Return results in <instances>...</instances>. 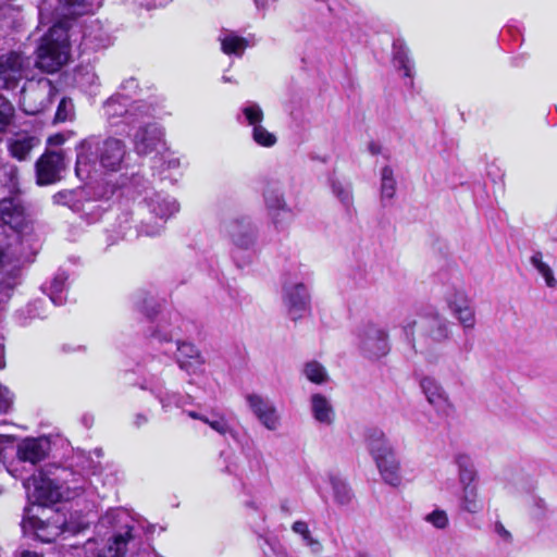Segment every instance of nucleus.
<instances>
[{"label":"nucleus","mask_w":557,"mask_h":557,"mask_svg":"<svg viewBox=\"0 0 557 557\" xmlns=\"http://www.w3.org/2000/svg\"><path fill=\"white\" fill-rule=\"evenodd\" d=\"M401 334L414 352L431 344L443 343L449 337V322L438 313L406 315L399 323Z\"/></svg>","instance_id":"f257e3e1"},{"label":"nucleus","mask_w":557,"mask_h":557,"mask_svg":"<svg viewBox=\"0 0 557 557\" xmlns=\"http://www.w3.org/2000/svg\"><path fill=\"white\" fill-rule=\"evenodd\" d=\"M460 493L458 508L470 515H478L484 509V500L479 490V474L471 458L465 454L455 457Z\"/></svg>","instance_id":"f03ea898"},{"label":"nucleus","mask_w":557,"mask_h":557,"mask_svg":"<svg viewBox=\"0 0 557 557\" xmlns=\"http://www.w3.org/2000/svg\"><path fill=\"white\" fill-rule=\"evenodd\" d=\"M69 48L66 29L53 25L36 49V66L47 73L58 72L67 61Z\"/></svg>","instance_id":"7ed1b4c3"},{"label":"nucleus","mask_w":557,"mask_h":557,"mask_svg":"<svg viewBox=\"0 0 557 557\" xmlns=\"http://www.w3.org/2000/svg\"><path fill=\"white\" fill-rule=\"evenodd\" d=\"M302 265L296 264L283 274L282 301L292 320L302 318L310 309V294L305 284Z\"/></svg>","instance_id":"20e7f679"},{"label":"nucleus","mask_w":557,"mask_h":557,"mask_svg":"<svg viewBox=\"0 0 557 557\" xmlns=\"http://www.w3.org/2000/svg\"><path fill=\"white\" fill-rule=\"evenodd\" d=\"M54 92L55 88L48 78L29 81L21 88V108L28 115L39 114L50 107Z\"/></svg>","instance_id":"39448f33"},{"label":"nucleus","mask_w":557,"mask_h":557,"mask_svg":"<svg viewBox=\"0 0 557 557\" xmlns=\"http://www.w3.org/2000/svg\"><path fill=\"white\" fill-rule=\"evenodd\" d=\"M223 231L230 236L236 250L249 252V260L255 252L258 239V227L251 216L240 215L222 225Z\"/></svg>","instance_id":"423d86ee"},{"label":"nucleus","mask_w":557,"mask_h":557,"mask_svg":"<svg viewBox=\"0 0 557 557\" xmlns=\"http://www.w3.org/2000/svg\"><path fill=\"white\" fill-rule=\"evenodd\" d=\"M29 214L21 195H10L0 199V227H9L14 233H23L29 225Z\"/></svg>","instance_id":"0eeeda50"},{"label":"nucleus","mask_w":557,"mask_h":557,"mask_svg":"<svg viewBox=\"0 0 557 557\" xmlns=\"http://www.w3.org/2000/svg\"><path fill=\"white\" fill-rule=\"evenodd\" d=\"M27 63L22 53L9 51L0 55V90H15L25 78Z\"/></svg>","instance_id":"6e6552de"},{"label":"nucleus","mask_w":557,"mask_h":557,"mask_svg":"<svg viewBox=\"0 0 557 557\" xmlns=\"http://www.w3.org/2000/svg\"><path fill=\"white\" fill-rule=\"evenodd\" d=\"M359 348L361 354L371 360L387 355L389 343L386 330L373 323L364 325L359 334Z\"/></svg>","instance_id":"1a4fd4ad"},{"label":"nucleus","mask_w":557,"mask_h":557,"mask_svg":"<svg viewBox=\"0 0 557 557\" xmlns=\"http://www.w3.org/2000/svg\"><path fill=\"white\" fill-rule=\"evenodd\" d=\"M65 170V157L63 151L47 149L36 161V184L48 186L61 180V173Z\"/></svg>","instance_id":"9d476101"},{"label":"nucleus","mask_w":557,"mask_h":557,"mask_svg":"<svg viewBox=\"0 0 557 557\" xmlns=\"http://www.w3.org/2000/svg\"><path fill=\"white\" fill-rule=\"evenodd\" d=\"M445 301L451 314L459 321L465 330H472L475 325V313L467 293L460 288H450L445 294Z\"/></svg>","instance_id":"9b49d317"},{"label":"nucleus","mask_w":557,"mask_h":557,"mask_svg":"<svg viewBox=\"0 0 557 557\" xmlns=\"http://www.w3.org/2000/svg\"><path fill=\"white\" fill-rule=\"evenodd\" d=\"M264 206L276 230L285 228L293 220V210L278 189L267 188L263 191Z\"/></svg>","instance_id":"f8f14e48"},{"label":"nucleus","mask_w":557,"mask_h":557,"mask_svg":"<svg viewBox=\"0 0 557 557\" xmlns=\"http://www.w3.org/2000/svg\"><path fill=\"white\" fill-rule=\"evenodd\" d=\"M97 154L102 168L110 172H117L126 154L125 143L115 137H108L98 144Z\"/></svg>","instance_id":"ddd939ff"},{"label":"nucleus","mask_w":557,"mask_h":557,"mask_svg":"<svg viewBox=\"0 0 557 557\" xmlns=\"http://www.w3.org/2000/svg\"><path fill=\"white\" fill-rule=\"evenodd\" d=\"M164 145V133L156 123L140 126L134 136V149L139 156H148Z\"/></svg>","instance_id":"4468645a"},{"label":"nucleus","mask_w":557,"mask_h":557,"mask_svg":"<svg viewBox=\"0 0 557 557\" xmlns=\"http://www.w3.org/2000/svg\"><path fill=\"white\" fill-rule=\"evenodd\" d=\"M246 401L249 409L264 428L270 431H274L278 428L280 417L269 398L258 394H248Z\"/></svg>","instance_id":"2eb2a0df"},{"label":"nucleus","mask_w":557,"mask_h":557,"mask_svg":"<svg viewBox=\"0 0 557 557\" xmlns=\"http://www.w3.org/2000/svg\"><path fill=\"white\" fill-rule=\"evenodd\" d=\"M420 388L428 403L437 411L448 413L453 409L447 392L433 376L423 375L420 379Z\"/></svg>","instance_id":"dca6fc26"},{"label":"nucleus","mask_w":557,"mask_h":557,"mask_svg":"<svg viewBox=\"0 0 557 557\" xmlns=\"http://www.w3.org/2000/svg\"><path fill=\"white\" fill-rule=\"evenodd\" d=\"M32 480L34 485L33 495L39 505L49 506L57 504L61 499L59 485L44 471L34 474Z\"/></svg>","instance_id":"f3484780"},{"label":"nucleus","mask_w":557,"mask_h":557,"mask_svg":"<svg viewBox=\"0 0 557 557\" xmlns=\"http://www.w3.org/2000/svg\"><path fill=\"white\" fill-rule=\"evenodd\" d=\"M211 430L228 446L238 442V424L232 413L211 412Z\"/></svg>","instance_id":"a211bd4d"},{"label":"nucleus","mask_w":557,"mask_h":557,"mask_svg":"<svg viewBox=\"0 0 557 557\" xmlns=\"http://www.w3.org/2000/svg\"><path fill=\"white\" fill-rule=\"evenodd\" d=\"M40 139L28 133H18L7 144L9 154L17 161H26L34 148L39 146Z\"/></svg>","instance_id":"6ab92c4d"},{"label":"nucleus","mask_w":557,"mask_h":557,"mask_svg":"<svg viewBox=\"0 0 557 557\" xmlns=\"http://www.w3.org/2000/svg\"><path fill=\"white\" fill-rule=\"evenodd\" d=\"M366 445L374 462L395 453V449L389 443L385 433L377 428H371L367 430Z\"/></svg>","instance_id":"aec40b11"},{"label":"nucleus","mask_w":557,"mask_h":557,"mask_svg":"<svg viewBox=\"0 0 557 557\" xmlns=\"http://www.w3.org/2000/svg\"><path fill=\"white\" fill-rule=\"evenodd\" d=\"M310 410L313 419L323 425H331L335 420V410L331 399L321 394L314 393L310 396Z\"/></svg>","instance_id":"412c9836"},{"label":"nucleus","mask_w":557,"mask_h":557,"mask_svg":"<svg viewBox=\"0 0 557 557\" xmlns=\"http://www.w3.org/2000/svg\"><path fill=\"white\" fill-rule=\"evenodd\" d=\"M218 40L221 50L228 57L240 58L245 50L251 45L248 38L238 35L236 32L222 29Z\"/></svg>","instance_id":"4be33fe9"},{"label":"nucleus","mask_w":557,"mask_h":557,"mask_svg":"<svg viewBox=\"0 0 557 557\" xmlns=\"http://www.w3.org/2000/svg\"><path fill=\"white\" fill-rule=\"evenodd\" d=\"M375 465L383 481L386 484L393 487H398L401 485L403 476L400 472V462L396 456V453L381 458L380 460L375 461Z\"/></svg>","instance_id":"5701e85b"},{"label":"nucleus","mask_w":557,"mask_h":557,"mask_svg":"<svg viewBox=\"0 0 557 557\" xmlns=\"http://www.w3.org/2000/svg\"><path fill=\"white\" fill-rule=\"evenodd\" d=\"M17 458L24 462L36 465L47 456L40 438L27 437L17 445Z\"/></svg>","instance_id":"b1692460"},{"label":"nucleus","mask_w":557,"mask_h":557,"mask_svg":"<svg viewBox=\"0 0 557 557\" xmlns=\"http://www.w3.org/2000/svg\"><path fill=\"white\" fill-rule=\"evenodd\" d=\"M290 530L300 537L302 546H305L311 555L320 556L323 553L324 546L322 542L310 530L307 521L296 520L292 524Z\"/></svg>","instance_id":"393cba45"},{"label":"nucleus","mask_w":557,"mask_h":557,"mask_svg":"<svg viewBox=\"0 0 557 557\" xmlns=\"http://www.w3.org/2000/svg\"><path fill=\"white\" fill-rule=\"evenodd\" d=\"M332 194L337 198L347 212L352 210L354 196L351 184L336 176L334 173L327 178Z\"/></svg>","instance_id":"a878e982"},{"label":"nucleus","mask_w":557,"mask_h":557,"mask_svg":"<svg viewBox=\"0 0 557 557\" xmlns=\"http://www.w3.org/2000/svg\"><path fill=\"white\" fill-rule=\"evenodd\" d=\"M326 482L333 491L334 502L337 505L346 506L352 500L354 494L347 482L337 473L330 472Z\"/></svg>","instance_id":"bb28decb"},{"label":"nucleus","mask_w":557,"mask_h":557,"mask_svg":"<svg viewBox=\"0 0 557 557\" xmlns=\"http://www.w3.org/2000/svg\"><path fill=\"white\" fill-rule=\"evenodd\" d=\"M263 120L264 112L258 102L248 100L239 108V113L237 115V122L239 124L250 126L252 128L262 124Z\"/></svg>","instance_id":"cd10ccee"},{"label":"nucleus","mask_w":557,"mask_h":557,"mask_svg":"<svg viewBox=\"0 0 557 557\" xmlns=\"http://www.w3.org/2000/svg\"><path fill=\"white\" fill-rule=\"evenodd\" d=\"M176 361L181 369L189 371L200 363V352L197 347L188 342H178Z\"/></svg>","instance_id":"c85d7f7f"},{"label":"nucleus","mask_w":557,"mask_h":557,"mask_svg":"<svg viewBox=\"0 0 557 557\" xmlns=\"http://www.w3.org/2000/svg\"><path fill=\"white\" fill-rule=\"evenodd\" d=\"M393 62L395 67L404 72V76L412 78L413 63L408 55L407 47L400 39L393 42Z\"/></svg>","instance_id":"c756f323"},{"label":"nucleus","mask_w":557,"mask_h":557,"mask_svg":"<svg viewBox=\"0 0 557 557\" xmlns=\"http://www.w3.org/2000/svg\"><path fill=\"white\" fill-rule=\"evenodd\" d=\"M136 308L147 319L154 320L161 311L162 304L158 301L149 292L141 290L137 295Z\"/></svg>","instance_id":"7c9ffc66"},{"label":"nucleus","mask_w":557,"mask_h":557,"mask_svg":"<svg viewBox=\"0 0 557 557\" xmlns=\"http://www.w3.org/2000/svg\"><path fill=\"white\" fill-rule=\"evenodd\" d=\"M131 539L129 531L114 534L108 546L99 554V557H125L126 546Z\"/></svg>","instance_id":"2f4dec72"},{"label":"nucleus","mask_w":557,"mask_h":557,"mask_svg":"<svg viewBox=\"0 0 557 557\" xmlns=\"http://www.w3.org/2000/svg\"><path fill=\"white\" fill-rule=\"evenodd\" d=\"M530 263L539 272V274H541L543 276V278L548 287H550V288L556 287L557 281L554 276L553 270L549 267V264L544 262L543 255L541 251H535L531 256Z\"/></svg>","instance_id":"473e14b6"},{"label":"nucleus","mask_w":557,"mask_h":557,"mask_svg":"<svg viewBox=\"0 0 557 557\" xmlns=\"http://www.w3.org/2000/svg\"><path fill=\"white\" fill-rule=\"evenodd\" d=\"M302 373L306 379L314 384H324L329 381L326 369L318 361L312 360L305 363Z\"/></svg>","instance_id":"72a5a7b5"},{"label":"nucleus","mask_w":557,"mask_h":557,"mask_svg":"<svg viewBox=\"0 0 557 557\" xmlns=\"http://www.w3.org/2000/svg\"><path fill=\"white\" fill-rule=\"evenodd\" d=\"M127 98L123 96L111 97L104 103V111L109 119L124 116L128 110L126 108Z\"/></svg>","instance_id":"f704fd0d"},{"label":"nucleus","mask_w":557,"mask_h":557,"mask_svg":"<svg viewBox=\"0 0 557 557\" xmlns=\"http://www.w3.org/2000/svg\"><path fill=\"white\" fill-rule=\"evenodd\" d=\"M4 180V186L8 187L10 195H21L20 181H18V168L13 164H5L2 166Z\"/></svg>","instance_id":"c9c22d12"},{"label":"nucleus","mask_w":557,"mask_h":557,"mask_svg":"<svg viewBox=\"0 0 557 557\" xmlns=\"http://www.w3.org/2000/svg\"><path fill=\"white\" fill-rule=\"evenodd\" d=\"M253 141L261 147L271 148L277 143L275 134L269 132L262 124L251 128Z\"/></svg>","instance_id":"e433bc0d"},{"label":"nucleus","mask_w":557,"mask_h":557,"mask_svg":"<svg viewBox=\"0 0 557 557\" xmlns=\"http://www.w3.org/2000/svg\"><path fill=\"white\" fill-rule=\"evenodd\" d=\"M396 191V182L391 166L386 165L381 172V194L383 198L392 199Z\"/></svg>","instance_id":"4c0bfd02"},{"label":"nucleus","mask_w":557,"mask_h":557,"mask_svg":"<svg viewBox=\"0 0 557 557\" xmlns=\"http://www.w3.org/2000/svg\"><path fill=\"white\" fill-rule=\"evenodd\" d=\"M74 115L75 110L73 100L70 97H63L57 107L53 119L54 123H64L72 120Z\"/></svg>","instance_id":"58836bf2"},{"label":"nucleus","mask_w":557,"mask_h":557,"mask_svg":"<svg viewBox=\"0 0 557 557\" xmlns=\"http://www.w3.org/2000/svg\"><path fill=\"white\" fill-rule=\"evenodd\" d=\"M15 115L13 104L2 95H0V133H3L12 123Z\"/></svg>","instance_id":"ea45409f"},{"label":"nucleus","mask_w":557,"mask_h":557,"mask_svg":"<svg viewBox=\"0 0 557 557\" xmlns=\"http://www.w3.org/2000/svg\"><path fill=\"white\" fill-rule=\"evenodd\" d=\"M424 520L436 529H445L448 525V516L443 509H435L424 517Z\"/></svg>","instance_id":"a19ab883"},{"label":"nucleus","mask_w":557,"mask_h":557,"mask_svg":"<svg viewBox=\"0 0 557 557\" xmlns=\"http://www.w3.org/2000/svg\"><path fill=\"white\" fill-rule=\"evenodd\" d=\"M90 173V163L89 158L86 153H77L76 164H75V175L84 181L89 176Z\"/></svg>","instance_id":"79ce46f5"},{"label":"nucleus","mask_w":557,"mask_h":557,"mask_svg":"<svg viewBox=\"0 0 557 557\" xmlns=\"http://www.w3.org/2000/svg\"><path fill=\"white\" fill-rule=\"evenodd\" d=\"M13 405V394L0 385V413H8Z\"/></svg>","instance_id":"37998d69"},{"label":"nucleus","mask_w":557,"mask_h":557,"mask_svg":"<svg viewBox=\"0 0 557 557\" xmlns=\"http://www.w3.org/2000/svg\"><path fill=\"white\" fill-rule=\"evenodd\" d=\"M220 458H222L225 462L224 470L228 473H233L236 470V458L235 454L232 449L222 450L220 453Z\"/></svg>","instance_id":"c03bdc74"},{"label":"nucleus","mask_w":557,"mask_h":557,"mask_svg":"<svg viewBox=\"0 0 557 557\" xmlns=\"http://www.w3.org/2000/svg\"><path fill=\"white\" fill-rule=\"evenodd\" d=\"M494 532L499 537L500 541H503L506 544H510L512 541L511 533L504 527V524L499 521H497L494 525Z\"/></svg>","instance_id":"a18cd8bd"},{"label":"nucleus","mask_w":557,"mask_h":557,"mask_svg":"<svg viewBox=\"0 0 557 557\" xmlns=\"http://www.w3.org/2000/svg\"><path fill=\"white\" fill-rule=\"evenodd\" d=\"M258 10L267 11L270 9H274L278 2V0H253Z\"/></svg>","instance_id":"49530a36"},{"label":"nucleus","mask_w":557,"mask_h":557,"mask_svg":"<svg viewBox=\"0 0 557 557\" xmlns=\"http://www.w3.org/2000/svg\"><path fill=\"white\" fill-rule=\"evenodd\" d=\"M47 143H48V145H51V146H60L64 143V137L62 134H54V135L48 137Z\"/></svg>","instance_id":"de8ad7c7"},{"label":"nucleus","mask_w":557,"mask_h":557,"mask_svg":"<svg viewBox=\"0 0 557 557\" xmlns=\"http://www.w3.org/2000/svg\"><path fill=\"white\" fill-rule=\"evenodd\" d=\"M9 260L8 248L0 244V269H2Z\"/></svg>","instance_id":"09e8293b"},{"label":"nucleus","mask_w":557,"mask_h":557,"mask_svg":"<svg viewBox=\"0 0 557 557\" xmlns=\"http://www.w3.org/2000/svg\"><path fill=\"white\" fill-rule=\"evenodd\" d=\"M150 337L152 338H158L160 342H170L171 341V336H168L166 334H161L158 330H154Z\"/></svg>","instance_id":"8fccbe9b"},{"label":"nucleus","mask_w":557,"mask_h":557,"mask_svg":"<svg viewBox=\"0 0 557 557\" xmlns=\"http://www.w3.org/2000/svg\"><path fill=\"white\" fill-rule=\"evenodd\" d=\"M5 367V360H4V346L0 345V370Z\"/></svg>","instance_id":"3c124183"},{"label":"nucleus","mask_w":557,"mask_h":557,"mask_svg":"<svg viewBox=\"0 0 557 557\" xmlns=\"http://www.w3.org/2000/svg\"><path fill=\"white\" fill-rule=\"evenodd\" d=\"M188 416H189V417H191V418H194V419H200V420H202L203 422L209 423V419H208V418H206V417H201L199 413H197V412H195V411H189V412H188Z\"/></svg>","instance_id":"603ef678"},{"label":"nucleus","mask_w":557,"mask_h":557,"mask_svg":"<svg viewBox=\"0 0 557 557\" xmlns=\"http://www.w3.org/2000/svg\"><path fill=\"white\" fill-rule=\"evenodd\" d=\"M369 150L372 154H377L380 152V146L374 143H371L369 145Z\"/></svg>","instance_id":"864d4df0"},{"label":"nucleus","mask_w":557,"mask_h":557,"mask_svg":"<svg viewBox=\"0 0 557 557\" xmlns=\"http://www.w3.org/2000/svg\"><path fill=\"white\" fill-rule=\"evenodd\" d=\"M178 164H180L178 160L169 161V166H176Z\"/></svg>","instance_id":"5fc2aeb1"},{"label":"nucleus","mask_w":557,"mask_h":557,"mask_svg":"<svg viewBox=\"0 0 557 557\" xmlns=\"http://www.w3.org/2000/svg\"><path fill=\"white\" fill-rule=\"evenodd\" d=\"M65 196L64 191H59L54 197Z\"/></svg>","instance_id":"6e6d98bb"},{"label":"nucleus","mask_w":557,"mask_h":557,"mask_svg":"<svg viewBox=\"0 0 557 557\" xmlns=\"http://www.w3.org/2000/svg\"><path fill=\"white\" fill-rule=\"evenodd\" d=\"M224 82H231V79L227 76H223Z\"/></svg>","instance_id":"4d7b16f0"},{"label":"nucleus","mask_w":557,"mask_h":557,"mask_svg":"<svg viewBox=\"0 0 557 557\" xmlns=\"http://www.w3.org/2000/svg\"><path fill=\"white\" fill-rule=\"evenodd\" d=\"M317 486H318V491H319V493H322V491H321V490H322V487H321L319 484H317Z\"/></svg>","instance_id":"13d9d810"}]
</instances>
